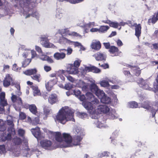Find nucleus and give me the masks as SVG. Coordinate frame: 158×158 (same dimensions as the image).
Masks as SVG:
<instances>
[{
    "label": "nucleus",
    "mask_w": 158,
    "mask_h": 158,
    "mask_svg": "<svg viewBox=\"0 0 158 158\" xmlns=\"http://www.w3.org/2000/svg\"><path fill=\"white\" fill-rule=\"evenodd\" d=\"M81 136V135H76L72 139L71 136L69 134L64 133L63 134V138L60 133L57 132L55 133V137L56 140L59 142H61L63 139L66 144L63 145L62 147H72L73 145H79L82 139Z\"/></svg>",
    "instance_id": "f257e3e1"
},
{
    "label": "nucleus",
    "mask_w": 158,
    "mask_h": 158,
    "mask_svg": "<svg viewBox=\"0 0 158 158\" xmlns=\"http://www.w3.org/2000/svg\"><path fill=\"white\" fill-rule=\"evenodd\" d=\"M73 113V110H71L68 107H63L57 113L55 120L58 121L63 124H64L69 120L74 121Z\"/></svg>",
    "instance_id": "f03ea898"
},
{
    "label": "nucleus",
    "mask_w": 158,
    "mask_h": 158,
    "mask_svg": "<svg viewBox=\"0 0 158 158\" xmlns=\"http://www.w3.org/2000/svg\"><path fill=\"white\" fill-rule=\"evenodd\" d=\"M86 100L90 101L91 102H83L82 105L84 107L87 109L90 114L91 118H97L98 116H93V114L94 113L95 109L93 106L95 105H97L99 103L98 100L95 98L93 94L90 92H87L86 94Z\"/></svg>",
    "instance_id": "7ed1b4c3"
},
{
    "label": "nucleus",
    "mask_w": 158,
    "mask_h": 158,
    "mask_svg": "<svg viewBox=\"0 0 158 158\" xmlns=\"http://www.w3.org/2000/svg\"><path fill=\"white\" fill-rule=\"evenodd\" d=\"M93 106L94 109H95L94 113L93 114V116L94 117L95 116V115L98 116L97 118H92L95 119L98 118L99 117L98 114L103 113L107 114L110 108V107L109 106L105 104L99 105V102L97 105H94Z\"/></svg>",
    "instance_id": "20e7f679"
},
{
    "label": "nucleus",
    "mask_w": 158,
    "mask_h": 158,
    "mask_svg": "<svg viewBox=\"0 0 158 158\" xmlns=\"http://www.w3.org/2000/svg\"><path fill=\"white\" fill-rule=\"evenodd\" d=\"M33 2V0H19V4L23 8L24 10L23 14L25 18H27L30 16V14L28 13L30 11L28 10V7Z\"/></svg>",
    "instance_id": "39448f33"
},
{
    "label": "nucleus",
    "mask_w": 158,
    "mask_h": 158,
    "mask_svg": "<svg viewBox=\"0 0 158 158\" xmlns=\"http://www.w3.org/2000/svg\"><path fill=\"white\" fill-rule=\"evenodd\" d=\"M23 142L25 145V147L23 150V156L27 157H29L31 155L34 153L36 154V152H38L36 149H30L28 146V140L27 138L24 137L23 140Z\"/></svg>",
    "instance_id": "423d86ee"
},
{
    "label": "nucleus",
    "mask_w": 158,
    "mask_h": 158,
    "mask_svg": "<svg viewBox=\"0 0 158 158\" xmlns=\"http://www.w3.org/2000/svg\"><path fill=\"white\" fill-rule=\"evenodd\" d=\"M139 86L144 89L151 90L152 88L151 87L148 81L146 80H143L142 78H138L137 81Z\"/></svg>",
    "instance_id": "0eeeda50"
},
{
    "label": "nucleus",
    "mask_w": 158,
    "mask_h": 158,
    "mask_svg": "<svg viewBox=\"0 0 158 158\" xmlns=\"http://www.w3.org/2000/svg\"><path fill=\"white\" fill-rule=\"evenodd\" d=\"M5 94L2 92L0 94V111H3L4 107L7 105V100L5 99Z\"/></svg>",
    "instance_id": "6e6552de"
},
{
    "label": "nucleus",
    "mask_w": 158,
    "mask_h": 158,
    "mask_svg": "<svg viewBox=\"0 0 158 158\" xmlns=\"http://www.w3.org/2000/svg\"><path fill=\"white\" fill-rule=\"evenodd\" d=\"M7 123L8 125L11 126V127L10 128H8L9 132H11L12 135H15V131L13 127L14 124L12 117L10 116H9L7 117Z\"/></svg>",
    "instance_id": "1a4fd4ad"
},
{
    "label": "nucleus",
    "mask_w": 158,
    "mask_h": 158,
    "mask_svg": "<svg viewBox=\"0 0 158 158\" xmlns=\"http://www.w3.org/2000/svg\"><path fill=\"white\" fill-rule=\"evenodd\" d=\"M40 143L42 147L45 149L49 150L53 149L52 146V143L50 140H44L40 141Z\"/></svg>",
    "instance_id": "9d476101"
},
{
    "label": "nucleus",
    "mask_w": 158,
    "mask_h": 158,
    "mask_svg": "<svg viewBox=\"0 0 158 158\" xmlns=\"http://www.w3.org/2000/svg\"><path fill=\"white\" fill-rule=\"evenodd\" d=\"M56 37L58 36V38H57L56 39L57 41H58L59 43H63L64 44H68L70 45H71L72 41L68 39L67 38L63 37L62 36L61 34L60 33L56 34Z\"/></svg>",
    "instance_id": "9b49d317"
},
{
    "label": "nucleus",
    "mask_w": 158,
    "mask_h": 158,
    "mask_svg": "<svg viewBox=\"0 0 158 158\" xmlns=\"http://www.w3.org/2000/svg\"><path fill=\"white\" fill-rule=\"evenodd\" d=\"M83 24L79 23L78 25L79 26L83 28L84 29V32L88 33L89 32V28L91 27L95 26V23L94 22H89L88 23H84L83 21Z\"/></svg>",
    "instance_id": "f8f14e48"
},
{
    "label": "nucleus",
    "mask_w": 158,
    "mask_h": 158,
    "mask_svg": "<svg viewBox=\"0 0 158 158\" xmlns=\"http://www.w3.org/2000/svg\"><path fill=\"white\" fill-rule=\"evenodd\" d=\"M11 83L12 85L14 84L10 75L7 74L6 75L5 79L3 81V85L5 87H7L10 85Z\"/></svg>",
    "instance_id": "ddd939ff"
},
{
    "label": "nucleus",
    "mask_w": 158,
    "mask_h": 158,
    "mask_svg": "<svg viewBox=\"0 0 158 158\" xmlns=\"http://www.w3.org/2000/svg\"><path fill=\"white\" fill-rule=\"evenodd\" d=\"M108 118L111 119H114L118 118V115L114 109H112L111 108L110 110L107 113Z\"/></svg>",
    "instance_id": "4468645a"
},
{
    "label": "nucleus",
    "mask_w": 158,
    "mask_h": 158,
    "mask_svg": "<svg viewBox=\"0 0 158 158\" xmlns=\"http://www.w3.org/2000/svg\"><path fill=\"white\" fill-rule=\"evenodd\" d=\"M61 34H65L66 35H72L76 37H81L79 34L74 32H70L68 28L64 29L61 30Z\"/></svg>",
    "instance_id": "2eb2a0df"
},
{
    "label": "nucleus",
    "mask_w": 158,
    "mask_h": 158,
    "mask_svg": "<svg viewBox=\"0 0 158 158\" xmlns=\"http://www.w3.org/2000/svg\"><path fill=\"white\" fill-rule=\"evenodd\" d=\"M97 61L105 60L106 58V55L104 53L98 52L93 55Z\"/></svg>",
    "instance_id": "dca6fc26"
},
{
    "label": "nucleus",
    "mask_w": 158,
    "mask_h": 158,
    "mask_svg": "<svg viewBox=\"0 0 158 158\" xmlns=\"http://www.w3.org/2000/svg\"><path fill=\"white\" fill-rule=\"evenodd\" d=\"M19 49L24 51L22 54V56H23L24 58L27 57L28 55L30 54L31 51L30 49L27 48L25 45H21L20 47L19 48Z\"/></svg>",
    "instance_id": "f3484780"
},
{
    "label": "nucleus",
    "mask_w": 158,
    "mask_h": 158,
    "mask_svg": "<svg viewBox=\"0 0 158 158\" xmlns=\"http://www.w3.org/2000/svg\"><path fill=\"white\" fill-rule=\"evenodd\" d=\"M53 57L56 60H62L66 57V54L63 52H56L53 55Z\"/></svg>",
    "instance_id": "a211bd4d"
},
{
    "label": "nucleus",
    "mask_w": 158,
    "mask_h": 158,
    "mask_svg": "<svg viewBox=\"0 0 158 158\" xmlns=\"http://www.w3.org/2000/svg\"><path fill=\"white\" fill-rule=\"evenodd\" d=\"M57 81V79L56 78H55V79H53V80L49 81L47 84H45L47 89L48 91H50L53 85L56 84Z\"/></svg>",
    "instance_id": "6ab92c4d"
},
{
    "label": "nucleus",
    "mask_w": 158,
    "mask_h": 158,
    "mask_svg": "<svg viewBox=\"0 0 158 158\" xmlns=\"http://www.w3.org/2000/svg\"><path fill=\"white\" fill-rule=\"evenodd\" d=\"M68 72L70 74H76L78 72V68L73 66V64L70 65V66L67 69Z\"/></svg>",
    "instance_id": "aec40b11"
},
{
    "label": "nucleus",
    "mask_w": 158,
    "mask_h": 158,
    "mask_svg": "<svg viewBox=\"0 0 158 158\" xmlns=\"http://www.w3.org/2000/svg\"><path fill=\"white\" fill-rule=\"evenodd\" d=\"M11 99L13 102L17 103L19 105H22V101L20 98L19 96L14 95L13 93L11 94Z\"/></svg>",
    "instance_id": "412c9836"
},
{
    "label": "nucleus",
    "mask_w": 158,
    "mask_h": 158,
    "mask_svg": "<svg viewBox=\"0 0 158 158\" xmlns=\"http://www.w3.org/2000/svg\"><path fill=\"white\" fill-rule=\"evenodd\" d=\"M31 131L33 135L38 139L40 135V128L37 127L35 128H32Z\"/></svg>",
    "instance_id": "4be33fe9"
},
{
    "label": "nucleus",
    "mask_w": 158,
    "mask_h": 158,
    "mask_svg": "<svg viewBox=\"0 0 158 158\" xmlns=\"http://www.w3.org/2000/svg\"><path fill=\"white\" fill-rule=\"evenodd\" d=\"M73 131L75 135L82 136L83 135L82 130L80 126H75Z\"/></svg>",
    "instance_id": "5701e85b"
},
{
    "label": "nucleus",
    "mask_w": 158,
    "mask_h": 158,
    "mask_svg": "<svg viewBox=\"0 0 158 158\" xmlns=\"http://www.w3.org/2000/svg\"><path fill=\"white\" fill-rule=\"evenodd\" d=\"M40 44L44 47L46 48H54L55 46L53 44L49 42L48 39H47Z\"/></svg>",
    "instance_id": "b1692460"
},
{
    "label": "nucleus",
    "mask_w": 158,
    "mask_h": 158,
    "mask_svg": "<svg viewBox=\"0 0 158 158\" xmlns=\"http://www.w3.org/2000/svg\"><path fill=\"white\" fill-rule=\"evenodd\" d=\"M12 141L14 145V147H13L14 149L16 148L22 143V141L21 139L17 137L14 138L13 139Z\"/></svg>",
    "instance_id": "393cba45"
},
{
    "label": "nucleus",
    "mask_w": 158,
    "mask_h": 158,
    "mask_svg": "<svg viewBox=\"0 0 158 158\" xmlns=\"http://www.w3.org/2000/svg\"><path fill=\"white\" fill-rule=\"evenodd\" d=\"M48 101L49 102L52 104L56 103L58 101L57 96L56 94H51L48 98Z\"/></svg>",
    "instance_id": "a878e982"
},
{
    "label": "nucleus",
    "mask_w": 158,
    "mask_h": 158,
    "mask_svg": "<svg viewBox=\"0 0 158 158\" xmlns=\"http://www.w3.org/2000/svg\"><path fill=\"white\" fill-rule=\"evenodd\" d=\"M118 48L114 46H111L110 48L109 51L112 54V56L118 55Z\"/></svg>",
    "instance_id": "bb28decb"
},
{
    "label": "nucleus",
    "mask_w": 158,
    "mask_h": 158,
    "mask_svg": "<svg viewBox=\"0 0 158 158\" xmlns=\"http://www.w3.org/2000/svg\"><path fill=\"white\" fill-rule=\"evenodd\" d=\"M9 133L7 135L6 134H4L2 135L1 136V139L2 141H5L6 140H9L11 139V132H9Z\"/></svg>",
    "instance_id": "cd10ccee"
},
{
    "label": "nucleus",
    "mask_w": 158,
    "mask_h": 158,
    "mask_svg": "<svg viewBox=\"0 0 158 158\" xmlns=\"http://www.w3.org/2000/svg\"><path fill=\"white\" fill-rule=\"evenodd\" d=\"M91 47L95 50H99L101 47V44L99 41L93 42L91 45Z\"/></svg>",
    "instance_id": "c85d7f7f"
},
{
    "label": "nucleus",
    "mask_w": 158,
    "mask_h": 158,
    "mask_svg": "<svg viewBox=\"0 0 158 158\" xmlns=\"http://www.w3.org/2000/svg\"><path fill=\"white\" fill-rule=\"evenodd\" d=\"M141 26L140 24L136 25L135 26V35L138 38H139L141 33Z\"/></svg>",
    "instance_id": "c756f323"
},
{
    "label": "nucleus",
    "mask_w": 158,
    "mask_h": 158,
    "mask_svg": "<svg viewBox=\"0 0 158 158\" xmlns=\"http://www.w3.org/2000/svg\"><path fill=\"white\" fill-rule=\"evenodd\" d=\"M37 72L36 69H28L24 72V74L27 75H34Z\"/></svg>",
    "instance_id": "7c9ffc66"
},
{
    "label": "nucleus",
    "mask_w": 158,
    "mask_h": 158,
    "mask_svg": "<svg viewBox=\"0 0 158 158\" xmlns=\"http://www.w3.org/2000/svg\"><path fill=\"white\" fill-rule=\"evenodd\" d=\"M127 106L130 108H136L138 107H140V106H139L138 104L135 101H132L128 102Z\"/></svg>",
    "instance_id": "2f4dec72"
},
{
    "label": "nucleus",
    "mask_w": 158,
    "mask_h": 158,
    "mask_svg": "<svg viewBox=\"0 0 158 158\" xmlns=\"http://www.w3.org/2000/svg\"><path fill=\"white\" fill-rule=\"evenodd\" d=\"M105 79L108 80L109 82H111L113 84H117L119 82V81L116 77H113L112 78H109L108 77H106Z\"/></svg>",
    "instance_id": "473e14b6"
},
{
    "label": "nucleus",
    "mask_w": 158,
    "mask_h": 158,
    "mask_svg": "<svg viewBox=\"0 0 158 158\" xmlns=\"http://www.w3.org/2000/svg\"><path fill=\"white\" fill-rule=\"evenodd\" d=\"M101 101L102 103L106 104H109L110 102V98L106 95L105 94L101 98Z\"/></svg>",
    "instance_id": "72a5a7b5"
},
{
    "label": "nucleus",
    "mask_w": 158,
    "mask_h": 158,
    "mask_svg": "<svg viewBox=\"0 0 158 158\" xmlns=\"http://www.w3.org/2000/svg\"><path fill=\"white\" fill-rule=\"evenodd\" d=\"M32 88L33 90L34 96H35L40 95V91L37 86H32Z\"/></svg>",
    "instance_id": "f704fd0d"
},
{
    "label": "nucleus",
    "mask_w": 158,
    "mask_h": 158,
    "mask_svg": "<svg viewBox=\"0 0 158 158\" xmlns=\"http://www.w3.org/2000/svg\"><path fill=\"white\" fill-rule=\"evenodd\" d=\"M29 109L32 113L35 114H36V113H37V108L34 104L29 105Z\"/></svg>",
    "instance_id": "c9c22d12"
},
{
    "label": "nucleus",
    "mask_w": 158,
    "mask_h": 158,
    "mask_svg": "<svg viewBox=\"0 0 158 158\" xmlns=\"http://www.w3.org/2000/svg\"><path fill=\"white\" fill-rule=\"evenodd\" d=\"M95 93L96 95L100 99H101L102 97L105 94L103 90H101L99 89Z\"/></svg>",
    "instance_id": "e433bc0d"
},
{
    "label": "nucleus",
    "mask_w": 158,
    "mask_h": 158,
    "mask_svg": "<svg viewBox=\"0 0 158 158\" xmlns=\"http://www.w3.org/2000/svg\"><path fill=\"white\" fill-rule=\"evenodd\" d=\"M109 81L108 80L105 79V80H103L99 82V84L102 86L104 87H107L110 85L109 83Z\"/></svg>",
    "instance_id": "4c0bfd02"
},
{
    "label": "nucleus",
    "mask_w": 158,
    "mask_h": 158,
    "mask_svg": "<svg viewBox=\"0 0 158 158\" xmlns=\"http://www.w3.org/2000/svg\"><path fill=\"white\" fill-rule=\"evenodd\" d=\"M110 155L109 152H99L97 154V156L98 157H102L104 156H108Z\"/></svg>",
    "instance_id": "58836bf2"
},
{
    "label": "nucleus",
    "mask_w": 158,
    "mask_h": 158,
    "mask_svg": "<svg viewBox=\"0 0 158 158\" xmlns=\"http://www.w3.org/2000/svg\"><path fill=\"white\" fill-rule=\"evenodd\" d=\"M82 69V70L81 71V73L82 74H84L87 72H88L90 71L91 72V70L92 69V66L91 67H86L85 66L84 68H81Z\"/></svg>",
    "instance_id": "ea45409f"
},
{
    "label": "nucleus",
    "mask_w": 158,
    "mask_h": 158,
    "mask_svg": "<svg viewBox=\"0 0 158 158\" xmlns=\"http://www.w3.org/2000/svg\"><path fill=\"white\" fill-rule=\"evenodd\" d=\"M109 27L107 26H101L99 29V32L101 33H104L106 31L109 29Z\"/></svg>",
    "instance_id": "a19ab883"
},
{
    "label": "nucleus",
    "mask_w": 158,
    "mask_h": 158,
    "mask_svg": "<svg viewBox=\"0 0 158 158\" xmlns=\"http://www.w3.org/2000/svg\"><path fill=\"white\" fill-rule=\"evenodd\" d=\"M61 9L59 8L56 10V17L58 19H60L62 17V12Z\"/></svg>",
    "instance_id": "79ce46f5"
},
{
    "label": "nucleus",
    "mask_w": 158,
    "mask_h": 158,
    "mask_svg": "<svg viewBox=\"0 0 158 158\" xmlns=\"http://www.w3.org/2000/svg\"><path fill=\"white\" fill-rule=\"evenodd\" d=\"M91 91L95 93L99 89L98 86L94 83L91 84L90 86Z\"/></svg>",
    "instance_id": "37998d69"
},
{
    "label": "nucleus",
    "mask_w": 158,
    "mask_h": 158,
    "mask_svg": "<svg viewBox=\"0 0 158 158\" xmlns=\"http://www.w3.org/2000/svg\"><path fill=\"white\" fill-rule=\"evenodd\" d=\"M133 69H132L133 72L134 74L136 76H139L140 75L141 73L140 70L139 68L132 67Z\"/></svg>",
    "instance_id": "c03bdc74"
},
{
    "label": "nucleus",
    "mask_w": 158,
    "mask_h": 158,
    "mask_svg": "<svg viewBox=\"0 0 158 158\" xmlns=\"http://www.w3.org/2000/svg\"><path fill=\"white\" fill-rule=\"evenodd\" d=\"M65 72V71L63 70H59L56 73H53L50 75V77H54V79H55V78H57L56 77L58 76L59 75V73H63Z\"/></svg>",
    "instance_id": "a18cd8bd"
},
{
    "label": "nucleus",
    "mask_w": 158,
    "mask_h": 158,
    "mask_svg": "<svg viewBox=\"0 0 158 158\" xmlns=\"http://www.w3.org/2000/svg\"><path fill=\"white\" fill-rule=\"evenodd\" d=\"M77 116L80 118L84 119L87 117V114L85 113H81L77 112Z\"/></svg>",
    "instance_id": "49530a36"
},
{
    "label": "nucleus",
    "mask_w": 158,
    "mask_h": 158,
    "mask_svg": "<svg viewBox=\"0 0 158 158\" xmlns=\"http://www.w3.org/2000/svg\"><path fill=\"white\" fill-rule=\"evenodd\" d=\"M31 61L30 59H25L22 63V67H25L27 66Z\"/></svg>",
    "instance_id": "de8ad7c7"
},
{
    "label": "nucleus",
    "mask_w": 158,
    "mask_h": 158,
    "mask_svg": "<svg viewBox=\"0 0 158 158\" xmlns=\"http://www.w3.org/2000/svg\"><path fill=\"white\" fill-rule=\"evenodd\" d=\"M44 112L46 116L49 114L51 110V109L48 107L46 106H43Z\"/></svg>",
    "instance_id": "09e8293b"
},
{
    "label": "nucleus",
    "mask_w": 158,
    "mask_h": 158,
    "mask_svg": "<svg viewBox=\"0 0 158 158\" xmlns=\"http://www.w3.org/2000/svg\"><path fill=\"white\" fill-rule=\"evenodd\" d=\"M94 123V124L98 128H101L104 127V124L102 123L99 121L98 120H96Z\"/></svg>",
    "instance_id": "8fccbe9b"
},
{
    "label": "nucleus",
    "mask_w": 158,
    "mask_h": 158,
    "mask_svg": "<svg viewBox=\"0 0 158 158\" xmlns=\"http://www.w3.org/2000/svg\"><path fill=\"white\" fill-rule=\"evenodd\" d=\"M59 50L60 51H67V54L68 55H70L73 52L72 49L70 47L66 49H60Z\"/></svg>",
    "instance_id": "3c124183"
},
{
    "label": "nucleus",
    "mask_w": 158,
    "mask_h": 158,
    "mask_svg": "<svg viewBox=\"0 0 158 158\" xmlns=\"http://www.w3.org/2000/svg\"><path fill=\"white\" fill-rule=\"evenodd\" d=\"M81 60L79 59H77L74 62L73 64V66L78 68L79 66Z\"/></svg>",
    "instance_id": "603ef678"
},
{
    "label": "nucleus",
    "mask_w": 158,
    "mask_h": 158,
    "mask_svg": "<svg viewBox=\"0 0 158 158\" xmlns=\"http://www.w3.org/2000/svg\"><path fill=\"white\" fill-rule=\"evenodd\" d=\"M48 36L47 35H41L39 38L40 43L48 39Z\"/></svg>",
    "instance_id": "864d4df0"
},
{
    "label": "nucleus",
    "mask_w": 158,
    "mask_h": 158,
    "mask_svg": "<svg viewBox=\"0 0 158 158\" xmlns=\"http://www.w3.org/2000/svg\"><path fill=\"white\" fill-rule=\"evenodd\" d=\"M21 69V68L18 67L16 64H14L12 65V70L16 72H19Z\"/></svg>",
    "instance_id": "5fc2aeb1"
},
{
    "label": "nucleus",
    "mask_w": 158,
    "mask_h": 158,
    "mask_svg": "<svg viewBox=\"0 0 158 158\" xmlns=\"http://www.w3.org/2000/svg\"><path fill=\"white\" fill-rule=\"evenodd\" d=\"M40 75L38 74L34 75L33 76H31L32 78L34 80L37 81L38 82H40Z\"/></svg>",
    "instance_id": "6e6d98bb"
},
{
    "label": "nucleus",
    "mask_w": 158,
    "mask_h": 158,
    "mask_svg": "<svg viewBox=\"0 0 158 158\" xmlns=\"http://www.w3.org/2000/svg\"><path fill=\"white\" fill-rule=\"evenodd\" d=\"M110 26L114 28H117L119 26V23L116 22H110L109 23Z\"/></svg>",
    "instance_id": "4d7b16f0"
},
{
    "label": "nucleus",
    "mask_w": 158,
    "mask_h": 158,
    "mask_svg": "<svg viewBox=\"0 0 158 158\" xmlns=\"http://www.w3.org/2000/svg\"><path fill=\"white\" fill-rule=\"evenodd\" d=\"M91 72L96 73H98L101 72V70L97 68L95 66H92Z\"/></svg>",
    "instance_id": "13d9d810"
},
{
    "label": "nucleus",
    "mask_w": 158,
    "mask_h": 158,
    "mask_svg": "<svg viewBox=\"0 0 158 158\" xmlns=\"http://www.w3.org/2000/svg\"><path fill=\"white\" fill-rule=\"evenodd\" d=\"M73 93L76 96L78 97L80 95L81 92L80 90L76 89L73 91Z\"/></svg>",
    "instance_id": "bf43d9fd"
},
{
    "label": "nucleus",
    "mask_w": 158,
    "mask_h": 158,
    "mask_svg": "<svg viewBox=\"0 0 158 158\" xmlns=\"http://www.w3.org/2000/svg\"><path fill=\"white\" fill-rule=\"evenodd\" d=\"M39 118L38 117H35L34 119L33 120L32 124L34 125H35L39 123Z\"/></svg>",
    "instance_id": "052dcab7"
},
{
    "label": "nucleus",
    "mask_w": 158,
    "mask_h": 158,
    "mask_svg": "<svg viewBox=\"0 0 158 158\" xmlns=\"http://www.w3.org/2000/svg\"><path fill=\"white\" fill-rule=\"evenodd\" d=\"M5 152L6 148L5 145H0V153H4Z\"/></svg>",
    "instance_id": "680f3d73"
},
{
    "label": "nucleus",
    "mask_w": 158,
    "mask_h": 158,
    "mask_svg": "<svg viewBox=\"0 0 158 158\" xmlns=\"http://www.w3.org/2000/svg\"><path fill=\"white\" fill-rule=\"evenodd\" d=\"M158 20V12H157L156 17L154 16L153 17L152 19V23H155Z\"/></svg>",
    "instance_id": "e2e57ef3"
},
{
    "label": "nucleus",
    "mask_w": 158,
    "mask_h": 158,
    "mask_svg": "<svg viewBox=\"0 0 158 158\" xmlns=\"http://www.w3.org/2000/svg\"><path fill=\"white\" fill-rule=\"evenodd\" d=\"M19 135L21 136H23L25 133V131L22 129H19L18 130Z\"/></svg>",
    "instance_id": "0e129e2a"
},
{
    "label": "nucleus",
    "mask_w": 158,
    "mask_h": 158,
    "mask_svg": "<svg viewBox=\"0 0 158 158\" xmlns=\"http://www.w3.org/2000/svg\"><path fill=\"white\" fill-rule=\"evenodd\" d=\"M84 0H69L70 2L72 4H76L82 2Z\"/></svg>",
    "instance_id": "69168bd1"
},
{
    "label": "nucleus",
    "mask_w": 158,
    "mask_h": 158,
    "mask_svg": "<svg viewBox=\"0 0 158 158\" xmlns=\"http://www.w3.org/2000/svg\"><path fill=\"white\" fill-rule=\"evenodd\" d=\"M64 88L66 90H69L72 88V86L70 83H68L65 85Z\"/></svg>",
    "instance_id": "338daca9"
},
{
    "label": "nucleus",
    "mask_w": 158,
    "mask_h": 158,
    "mask_svg": "<svg viewBox=\"0 0 158 158\" xmlns=\"http://www.w3.org/2000/svg\"><path fill=\"white\" fill-rule=\"evenodd\" d=\"M81 44L77 42H74L72 41L71 45H73L75 47H79L81 45Z\"/></svg>",
    "instance_id": "774afa93"
}]
</instances>
